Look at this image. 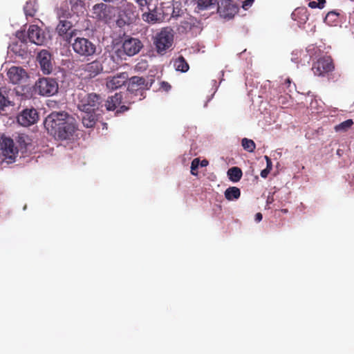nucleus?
I'll return each instance as SVG.
<instances>
[{"mask_svg":"<svg viewBox=\"0 0 354 354\" xmlns=\"http://www.w3.org/2000/svg\"><path fill=\"white\" fill-rule=\"evenodd\" d=\"M242 146L244 149L249 152H252L255 149V143L254 141L248 138H243L242 140Z\"/></svg>","mask_w":354,"mask_h":354,"instance_id":"nucleus-28","label":"nucleus"},{"mask_svg":"<svg viewBox=\"0 0 354 354\" xmlns=\"http://www.w3.org/2000/svg\"><path fill=\"white\" fill-rule=\"evenodd\" d=\"M147 86L145 79L142 77L133 76L129 80L128 90L131 92L142 89Z\"/></svg>","mask_w":354,"mask_h":354,"instance_id":"nucleus-17","label":"nucleus"},{"mask_svg":"<svg viewBox=\"0 0 354 354\" xmlns=\"http://www.w3.org/2000/svg\"><path fill=\"white\" fill-rule=\"evenodd\" d=\"M107 6L103 3L93 6L92 9V17L100 20H106L109 18Z\"/></svg>","mask_w":354,"mask_h":354,"instance_id":"nucleus-16","label":"nucleus"},{"mask_svg":"<svg viewBox=\"0 0 354 354\" xmlns=\"http://www.w3.org/2000/svg\"><path fill=\"white\" fill-rule=\"evenodd\" d=\"M309 6L312 8H319V3L315 1H310L309 3Z\"/></svg>","mask_w":354,"mask_h":354,"instance_id":"nucleus-36","label":"nucleus"},{"mask_svg":"<svg viewBox=\"0 0 354 354\" xmlns=\"http://www.w3.org/2000/svg\"><path fill=\"white\" fill-rule=\"evenodd\" d=\"M2 155L8 163L12 162L18 153V149L15 147L13 140L9 138H2L0 144Z\"/></svg>","mask_w":354,"mask_h":354,"instance_id":"nucleus-7","label":"nucleus"},{"mask_svg":"<svg viewBox=\"0 0 354 354\" xmlns=\"http://www.w3.org/2000/svg\"><path fill=\"white\" fill-rule=\"evenodd\" d=\"M207 165H208V161H207V160H203L201 162V167H206Z\"/></svg>","mask_w":354,"mask_h":354,"instance_id":"nucleus-41","label":"nucleus"},{"mask_svg":"<svg viewBox=\"0 0 354 354\" xmlns=\"http://www.w3.org/2000/svg\"><path fill=\"white\" fill-rule=\"evenodd\" d=\"M282 212H283L284 213H286L288 212L287 209H282Z\"/></svg>","mask_w":354,"mask_h":354,"instance_id":"nucleus-44","label":"nucleus"},{"mask_svg":"<svg viewBox=\"0 0 354 354\" xmlns=\"http://www.w3.org/2000/svg\"><path fill=\"white\" fill-rule=\"evenodd\" d=\"M39 118L38 113L35 109H25L17 117L18 122L24 127L35 124Z\"/></svg>","mask_w":354,"mask_h":354,"instance_id":"nucleus-9","label":"nucleus"},{"mask_svg":"<svg viewBox=\"0 0 354 354\" xmlns=\"http://www.w3.org/2000/svg\"><path fill=\"white\" fill-rule=\"evenodd\" d=\"M319 3V8H322L324 6V3H326L325 0H317Z\"/></svg>","mask_w":354,"mask_h":354,"instance_id":"nucleus-40","label":"nucleus"},{"mask_svg":"<svg viewBox=\"0 0 354 354\" xmlns=\"http://www.w3.org/2000/svg\"><path fill=\"white\" fill-rule=\"evenodd\" d=\"M174 66L178 71L186 72L189 69V65L183 57H178L174 62Z\"/></svg>","mask_w":354,"mask_h":354,"instance_id":"nucleus-26","label":"nucleus"},{"mask_svg":"<svg viewBox=\"0 0 354 354\" xmlns=\"http://www.w3.org/2000/svg\"><path fill=\"white\" fill-rule=\"evenodd\" d=\"M147 10L142 14V19L153 25L163 22L170 15L171 6L159 3L158 0H151L147 6Z\"/></svg>","mask_w":354,"mask_h":354,"instance_id":"nucleus-2","label":"nucleus"},{"mask_svg":"<svg viewBox=\"0 0 354 354\" xmlns=\"http://www.w3.org/2000/svg\"><path fill=\"white\" fill-rule=\"evenodd\" d=\"M72 47L75 53L80 56L88 57L93 55L95 52V46L90 40L84 37H73L71 42Z\"/></svg>","mask_w":354,"mask_h":354,"instance_id":"nucleus-5","label":"nucleus"},{"mask_svg":"<svg viewBox=\"0 0 354 354\" xmlns=\"http://www.w3.org/2000/svg\"><path fill=\"white\" fill-rule=\"evenodd\" d=\"M333 65L330 57H326L319 59L313 66L312 70L315 75H322L328 73L333 69Z\"/></svg>","mask_w":354,"mask_h":354,"instance_id":"nucleus-11","label":"nucleus"},{"mask_svg":"<svg viewBox=\"0 0 354 354\" xmlns=\"http://www.w3.org/2000/svg\"><path fill=\"white\" fill-rule=\"evenodd\" d=\"M171 6V11L170 12V15H171V17L177 18L181 15V14L183 13V11L179 8V4H178L177 6H175L174 5Z\"/></svg>","mask_w":354,"mask_h":354,"instance_id":"nucleus-29","label":"nucleus"},{"mask_svg":"<svg viewBox=\"0 0 354 354\" xmlns=\"http://www.w3.org/2000/svg\"><path fill=\"white\" fill-rule=\"evenodd\" d=\"M216 10L225 18H231L234 12V6L228 0H221V2L218 1Z\"/></svg>","mask_w":354,"mask_h":354,"instance_id":"nucleus-15","label":"nucleus"},{"mask_svg":"<svg viewBox=\"0 0 354 354\" xmlns=\"http://www.w3.org/2000/svg\"><path fill=\"white\" fill-rule=\"evenodd\" d=\"M85 71L91 77H95L102 71V64L99 61H94L85 66Z\"/></svg>","mask_w":354,"mask_h":354,"instance_id":"nucleus-20","label":"nucleus"},{"mask_svg":"<svg viewBox=\"0 0 354 354\" xmlns=\"http://www.w3.org/2000/svg\"><path fill=\"white\" fill-rule=\"evenodd\" d=\"M262 214L261 213H257L255 215V221L257 222H260L262 220Z\"/></svg>","mask_w":354,"mask_h":354,"instance_id":"nucleus-38","label":"nucleus"},{"mask_svg":"<svg viewBox=\"0 0 354 354\" xmlns=\"http://www.w3.org/2000/svg\"><path fill=\"white\" fill-rule=\"evenodd\" d=\"M10 50L19 57H24L27 53V46L23 41H18L12 44Z\"/></svg>","mask_w":354,"mask_h":354,"instance_id":"nucleus-22","label":"nucleus"},{"mask_svg":"<svg viewBox=\"0 0 354 354\" xmlns=\"http://www.w3.org/2000/svg\"><path fill=\"white\" fill-rule=\"evenodd\" d=\"M200 164V160L198 158H194L191 164V173L194 176H196L197 173L195 171L198 169Z\"/></svg>","mask_w":354,"mask_h":354,"instance_id":"nucleus-31","label":"nucleus"},{"mask_svg":"<svg viewBox=\"0 0 354 354\" xmlns=\"http://www.w3.org/2000/svg\"><path fill=\"white\" fill-rule=\"evenodd\" d=\"M82 123L86 128L93 127L97 120L96 111H84L82 115Z\"/></svg>","mask_w":354,"mask_h":354,"instance_id":"nucleus-18","label":"nucleus"},{"mask_svg":"<svg viewBox=\"0 0 354 354\" xmlns=\"http://www.w3.org/2000/svg\"><path fill=\"white\" fill-rule=\"evenodd\" d=\"M77 106L81 112L96 111L100 105V97L95 93H88L84 91H80L77 93L75 100Z\"/></svg>","mask_w":354,"mask_h":354,"instance_id":"nucleus-3","label":"nucleus"},{"mask_svg":"<svg viewBox=\"0 0 354 354\" xmlns=\"http://www.w3.org/2000/svg\"><path fill=\"white\" fill-rule=\"evenodd\" d=\"M128 110V107H127L126 106H121L120 107V109L117 111V112H120V113H122V112H124V111H126Z\"/></svg>","mask_w":354,"mask_h":354,"instance_id":"nucleus-39","label":"nucleus"},{"mask_svg":"<svg viewBox=\"0 0 354 354\" xmlns=\"http://www.w3.org/2000/svg\"><path fill=\"white\" fill-rule=\"evenodd\" d=\"M44 126L50 135L61 140L69 138L77 129L75 119L64 111L51 113Z\"/></svg>","mask_w":354,"mask_h":354,"instance_id":"nucleus-1","label":"nucleus"},{"mask_svg":"<svg viewBox=\"0 0 354 354\" xmlns=\"http://www.w3.org/2000/svg\"><path fill=\"white\" fill-rule=\"evenodd\" d=\"M265 159L266 160V165H267L266 169L270 171L272 169V165L271 160L267 156H265Z\"/></svg>","mask_w":354,"mask_h":354,"instance_id":"nucleus-35","label":"nucleus"},{"mask_svg":"<svg viewBox=\"0 0 354 354\" xmlns=\"http://www.w3.org/2000/svg\"><path fill=\"white\" fill-rule=\"evenodd\" d=\"M287 82H288V84H290V80H289V79H287Z\"/></svg>","mask_w":354,"mask_h":354,"instance_id":"nucleus-45","label":"nucleus"},{"mask_svg":"<svg viewBox=\"0 0 354 354\" xmlns=\"http://www.w3.org/2000/svg\"><path fill=\"white\" fill-rule=\"evenodd\" d=\"M69 15L70 13L68 12V11H66L65 13L63 14V17H67Z\"/></svg>","mask_w":354,"mask_h":354,"instance_id":"nucleus-42","label":"nucleus"},{"mask_svg":"<svg viewBox=\"0 0 354 354\" xmlns=\"http://www.w3.org/2000/svg\"><path fill=\"white\" fill-rule=\"evenodd\" d=\"M142 47L141 41L136 38H128L122 44L124 52L129 56H133L140 50Z\"/></svg>","mask_w":354,"mask_h":354,"instance_id":"nucleus-12","label":"nucleus"},{"mask_svg":"<svg viewBox=\"0 0 354 354\" xmlns=\"http://www.w3.org/2000/svg\"><path fill=\"white\" fill-rule=\"evenodd\" d=\"M56 30L59 35L67 42H71L73 37L77 35V30L72 29L71 23L66 20L60 19Z\"/></svg>","mask_w":354,"mask_h":354,"instance_id":"nucleus-8","label":"nucleus"},{"mask_svg":"<svg viewBox=\"0 0 354 354\" xmlns=\"http://www.w3.org/2000/svg\"><path fill=\"white\" fill-rule=\"evenodd\" d=\"M28 37L30 42L43 45L46 41L44 32L37 26H30L28 30Z\"/></svg>","mask_w":354,"mask_h":354,"instance_id":"nucleus-14","label":"nucleus"},{"mask_svg":"<svg viewBox=\"0 0 354 354\" xmlns=\"http://www.w3.org/2000/svg\"><path fill=\"white\" fill-rule=\"evenodd\" d=\"M174 42V31L169 27L162 28L153 37V44L158 54L163 55Z\"/></svg>","mask_w":354,"mask_h":354,"instance_id":"nucleus-4","label":"nucleus"},{"mask_svg":"<svg viewBox=\"0 0 354 354\" xmlns=\"http://www.w3.org/2000/svg\"><path fill=\"white\" fill-rule=\"evenodd\" d=\"M270 171L267 169L262 170L261 172V176L262 178H266L268 176V174L270 173Z\"/></svg>","mask_w":354,"mask_h":354,"instance_id":"nucleus-37","label":"nucleus"},{"mask_svg":"<svg viewBox=\"0 0 354 354\" xmlns=\"http://www.w3.org/2000/svg\"><path fill=\"white\" fill-rule=\"evenodd\" d=\"M227 175L232 181L237 182L242 176V171L239 167H234L227 171Z\"/></svg>","mask_w":354,"mask_h":354,"instance_id":"nucleus-25","label":"nucleus"},{"mask_svg":"<svg viewBox=\"0 0 354 354\" xmlns=\"http://www.w3.org/2000/svg\"><path fill=\"white\" fill-rule=\"evenodd\" d=\"M160 87L164 91H169L170 89L171 86L167 82H162L161 84H160Z\"/></svg>","mask_w":354,"mask_h":354,"instance_id":"nucleus-33","label":"nucleus"},{"mask_svg":"<svg viewBox=\"0 0 354 354\" xmlns=\"http://www.w3.org/2000/svg\"><path fill=\"white\" fill-rule=\"evenodd\" d=\"M10 103V101L0 93V111L3 110Z\"/></svg>","mask_w":354,"mask_h":354,"instance_id":"nucleus-30","label":"nucleus"},{"mask_svg":"<svg viewBox=\"0 0 354 354\" xmlns=\"http://www.w3.org/2000/svg\"><path fill=\"white\" fill-rule=\"evenodd\" d=\"M272 198L270 199V198H268L267 200L268 203H272Z\"/></svg>","mask_w":354,"mask_h":354,"instance_id":"nucleus-43","label":"nucleus"},{"mask_svg":"<svg viewBox=\"0 0 354 354\" xmlns=\"http://www.w3.org/2000/svg\"><path fill=\"white\" fill-rule=\"evenodd\" d=\"M197 8L199 10H215L218 4V0H195Z\"/></svg>","mask_w":354,"mask_h":354,"instance_id":"nucleus-21","label":"nucleus"},{"mask_svg":"<svg viewBox=\"0 0 354 354\" xmlns=\"http://www.w3.org/2000/svg\"><path fill=\"white\" fill-rule=\"evenodd\" d=\"M353 124L352 120L349 119L342 122L335 127V131H346Z\"/></svg>","mask_w":354,"mask_h":354,"instance_id":"nucleus-27","label":"nucleus"},{"mask_svg":"<svg viewBox=\"0 0 354 354\" xmlns=\"http://www.w3.org/2000/svg\"><path fill=\"white\" fill-rule=\"evenodd\" d=\"M42 71L46 74H50L53 71V66L51 62V55L46 50L40 51L37 57Z\"/></svg>","mask_w":354,"mask_h":354,"instance_id":"nucleus-13","label":"nucleus"},{"mask_svg":"<svg viewBox=\"0 0 354 354\" xmlns=\"http://www.w3.org/2000/svg\"><path fill=\"white\" fill-rule=\"evenodd\" d=\"M35 91L43 96H51L58 91V84L52 78H41L35 84Z\"/></svg>","mask_w":354,"mask_h":354,"instance_id":"nucleus-6","label":"nucleus"},{"mask_svg":"<svg viewBox=\"0 0 354 354\" xmlns=\"http://www.w3.org/2000/svg\"><path fill=\"white\" fill-rule=\"evenodd\" d=\"M121 102V94L115 93L114 95L108 98L105 104L106 109L109 111H113L118 105L120 104Z\"/></svg>","mask_w":354,"mask_h":354,"instance_id":"nucleus-23","label":"nucleus"},{"mask_svg":"<svg viewBox=\"0 0 354 354\" xmlns=\"http://www.w3.org/2000/svg\"><path fill=\"white\" fill-rule=\"evenodd\" d=\"M126 80V76L124 75H120L115 76L106 82V86L109 89L115 90L121 87Z\"/></svg>","mask_w":354,"mask_h":354,"instance_id":"nucleus-19","label":"nucleus"},{"mask_svg":"<svg viewBox=\"0 0 354 354\" xmlns=\"http://www.w3.org/2000/svg\"><path fill=\"white\" fill-rule=\"evenodd\" d=\"M240 194V189L236 187H229L225 192V196L229 201L239 198Z\"/></svg>","mask_w":354,"mask_h":354,"instance_id":"nucleus-24","label":"nucleus"},{"mask_svg":"<svg viewBox=\"0 0 354 354\" xmlns=\"http://www.w3.org/2000/svg\"><path fill=\"white\" fill-rule=\"evenodd\" d=\"M136 3H137L140 7V8L142 10L145 6L148 5V3L150 2L151 0H133Z\"/></svg>","mask_w":354,"mask_h":354,"instance_id":"nucleus-32","label":"nucleus"},{"mask_svg":"<svg viewBox=\"0 0 354 354\" xmlns=\"http://www.w3.org/2000/svg\"><path fill=\"white\" fill-rule=\"evenodd\" d=\"M7 75L10 81L15 84L24 83L28 79L26 71L19 66H12Z\"/></svg>","mask_w":354,"mask_h":354,"instance_id":"nucleus-10","label":"nucleus"},{"mask_svg":"<svg viewBox=\"0 0 354 354\" xmlns=\"http://www.w3.org/2000/svg\"><path fill=\"white\" fill-rule=\"evenodd\" d=\"M253 1H254V0H245L243 2V8L245 10L248 9V7L251 6V5L252 4Z\"/></svg>","mask_w":354,"mask_h":354,"instance_id":"nucleus-34","label":"nucleus"}]
</instances>
